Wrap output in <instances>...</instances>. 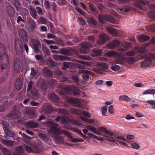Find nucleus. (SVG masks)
Segmentation results:
<instances>
[{
    "label": "nucleus",
    "instance_id": "nucleus-1",
    "mask_svg": "<svg viewBox=\"0 0 155 155\" xmlns=\"http://www.w3.org/2000/svg\"><path fill=\"white\" fill-rule=\"evenodd\" d=\"M63 90L60 91L61 94L65 96V100L68 103L70 104H77V101L74 98L70 97L66 95L68 94H73L75 96L82 97L83 96L81 95V92L83 94V93L81 92L80 89L77 87L69 85L62 86Z\"/></svg>",
    "mask_w": 155,
    "mask_h": 155
},
{
    "label": "nucleus",
    "instance_id": "nucleus-2",
    "mask_svg": "<svg viewBox=\"0 0 155 155\" xmlns=\"http://www.w3.org/2000/svg\"><path fill=\"white\" fill-rule=\"evenodd\" d=\"M49 123L51 126L50 128V131L52 134L55 135L54 136V139L58 142L62 143L64 141L63 137L60 136V135L62 134L67 136L69 139H71L72 138L73 136L69 131L64 129L61 130L59 128H57L58 125V124L52 122H50Z\"/></svg>",
    "mask_w": 155,
    "mask_h": 155
},
{
    "label": "nucleus",
    "instance_id": "nucleus-3",
    "mask_svg": "<svg viewBox=\"0 0 155 155\" xmlns=\"http://www.w3.org/2000/svg\"><path fill=\"white\" fill-rule=\"evenodd\" d=\"M141 59H145L141 62V67L142 68L147 67L152 63V60H155V52L153 54H147L141 55Z\"/></svg>",
    "mask_w": 155,
    "mask_h": 155
},
{
    "label": "nucleus",
    "instance_id": "nucleus-4",
    "mask_svg": "<svg viewBox=\"0 0 155 155\" xmlns=\"http://www.w3.org/2000/svg\"><path fill=\"white\" fill-rule=\"evenodd\" d=\"M88 38L90 42H86L81 44V48L80 50L82 53H86L89 52V48L92 46L91 43H93L95 41L94 38L92 36H89Z\"/></svg>",
    "mask_w": 155,
    "mask_h": 155
},
{
    "label": "nucleus",
    "instance_id": "nucleus-5",
    "mask_svg": "<svg viewBox=\"0 0 155 155\" xmlns=\"http://www.w3.org/2000/svg\"><path fill=\"white\" fill-rule=\"evenodd\" d=\"M98 19L99 21L102 23H104L107 21L113 23H115L116 21L115 18L108 14L105 15H100L98 16Z\"/></svg>",
    "mask_w": 155,
    "mask_h": 155
},
{
    "label": "nucleus",
    "instance_id": "nucleus-6",
    "mask_svg": "<svg viewBox=\"0 0 155 155\" xmlns=\"http://www.w3.org/2000/svg\"><path fill=\"white\" fill-rule=\"evenodd\" d=\"M29 45L34 49L35 53H37L39 51V48L41 45L40 41L37 39H31L29 42Z\"/></svg>",
    "mask_w": 155,
    "mask_h": 155
},
{
    "label": "nucleus",
    "instance_id": "nucleus-7",
    "mask_svg": "<svg viewBox=\"0 0 155 155\" xmlns=\"http://www.w3.org/2000/svg\"><path fill=\"white\" fill-rule=\"evenodd\" d=\"M4 57H6L7 60L5 63H3L1 66L2 70H4L7 68L8 64V58L5 53V48L3 45L0 43V57L2 58Z\"/></svg>",
    "mask_w": 155,
    "mask_h": 155
},
{
    "label": "nucleus",
    "instance_id": "nucleus-8",
    "mask_svg": "<svg viewBox=\"0 0 155 155\" xmlns=\"http://www.w3.org/2000/svg\"><path fill=\"white\" fill-rule=\"evenodd\" d=\"M136 3L135 4V6L140 9L144 10V6L146 5H148L149 2L147 0H135Z\"/></svg>",
    "mask_w": 155,
    "mask_h": 155
},
{
    "label": "nucleus",
    "instance_id": "nucleus-9",
    "mask_svg": "<svg viewBox=\"0 0 155 155\" xmlns=\"http://www.w3.org/2000/svg\"><path fill=\"white\" fill-rule=\"evenodd\" d=\"M18 33L20 38L24 42H28L29 38L27 32L23 29H21L19 30Z\"/></svg>",
    "mask_w": 155,
    "mask_h": 155
},
{
    "label": "nucleus",
    "instance_id": "nucleus-10",
    "mask_svg": "<svg viewBox=\"0 0 155 155\" xmlns=\"http://www.w3.org/2000/svg\"><path fill=\"white\" fill-rule=\"evenodd\" d=\"M21 68L20 59L19 58H16L14 63V69L16 73H19Z\"/></svg>",
    "mask_w": 155,
    "mask_h": 155
},
{
    "label": "nucleus",
    "instance_id": "nucleus-11",
    "mask_svg": "<svg viewBox=\"0 0 155 155\" xmlns=\"http://www.w3.org/2000/svg\"><path fill=\"white\" fill-rule=\"evenodd\" d=\"M6 12L9 18L14 16L15 10L14 8L12 6L10 5L7 6L6 9Z\"/></svg>",
    "mask_w": 155,
    "mask_h": 155
},
{
    "label": "nucleus",
    "instance_id": "nucleus-12",
    "mask_svg": "<svg viewBox=\"0 0 155 155\" xmlns=\"http://www.w3.org/2000/svg\"><path fill=\"white\" fill-rule=\"evenodd\" d=\"M15 48L16 51L20 50L22 51L23 49V43L21 39H17L15 40Z\"/></svg>",
    "mask_w": 155,
    "mask_h": 155
},
{
    "label": "nucleus",
    "instance_id": "nucleus-13",
    "mask_svg": "<svg viewBox=\"0 0 155 155\" xmlns=\"http://www.w3.org/2000/svg\"><path fill=\"white\" fill-rule=\"evenodd\" d=\"M9 116L11 118L18 119L21 116V114L19 111L15 110L12 111L9 114Z\"/></svg>",
    "mask_w": 155,
    "mask_h": 155
},
{
    "label": "nucleus",
    "instance_id": "nucleus-14",
    "mask_svg": "<svg viewBox=\"0 0 155 155\" xmlns=\"http://www.w3.org/2000/svg\"><path fill=\"white\" fill-rule=\"evenodd\" d=\"M53 58L54 60L57 61L61 60L69 61L71 60V58L68 57L58 54L54 55L53 56Z\"/></svg>",
    "mask_w": 155,
    "mask_h": 155
},
{
    "label": "nucleus",
    "instance_id": "nucleus-15",
    "mask_svg": "<svg viewBox=\"0 0 155 155\" xmlns=\"http://www.w3.org/2000/svg\"><path fill=\"white\" fill-rule=\"evenodd\" d=\"M120 42L118 40H114L111 42L109 43L107 45V47L110 49L119 46Z\"/></svg>",
    "mask_w": 155,
    "mask_h": 155
},
{
    "label": "nucleus",
    "instance_id": "nucleus-16",
    "mask_svg": "<svg viewBox=\"0 0 155 155\" xmlns=\"http://www.w3.org/2000/svg\"><path fill=\"white\" fill-rule=\"evenodd\" d=\"M39 137L44 141L46 142V143L49 145L51 143V140L45 134L43 133H40L39 134Z\"/></svg>",
    "mask_w": 155,
    "mask_h": 155
},
{
    "label": "nucleus",
    "instance_id": "nucleus-17",
    "mask_svg": "<svg viewBox=\"0 0 155 155\" xmlns=\"http://www.w3.org/2000/svg\"><path fill=\"white\" fill-rule=\"evenodd\" d=\"M49 98L53 102L58 103L59 101V97L54 93H51L48 95Z\"/></svg>",
    "mask_w": 155,
    "mask_h": 155
},
{
    "label": "nucleus",
    "instance_id": "nucleus-18",
    "mask_svg": "<svg viewBox=\"0 0 155 155\" xmlns=\"http://www.w3.org/2000/svg\"><path fill=\"white\" fill-rule=\"evenodd\" d=\"M109 40V38L107 35L104 34H102L100 36L99 39L98 41L99 44H104L106 41Z\"/></svg>",
    "mask_w": 155,
    "mask_h": 155
},
{
    "label": "nucleus",
    "instance_id": "nucleus-19",
    "mask_svg": "<svg viewBox=\"0 0 155 155\" xmlns=\"http://www.w3.org/2000/svg\"><path fill=\"white\" fill-rule=\"evenodd\" d=\"M54 110L52 106L49 104L46 105L43 108V111L46 113H51Z\"/></svg>",
    "mask_w": 155,
    "mask_h": 155
},
{
    "label": "nucleus",
    "instance_id": "nucleus-20",
    "mask_svg": "<svg viewBox=\"0 0 155 155\" xmlns=\"http://www.w3.org/2000/svg\"><path fill=\"white\" fill-rule=\"evenodd\" d=\"M3 129L5 134L6 135V136H5V137L6 138H8L7 137V136L11 137H13L14 136V134L13 132L9 130L6 127L4 126L3 127Z\"/></svg>",
    "mask_w": 155,
    "mask_h": 155
},
{
    "label": "nucleus",
    "instance_id": "nucleus-21",
    "mask_svg": "<svg viewBox=\"0 0 155 155\" xmlns=\"http://www.w3.org/2000/svg\"><path fill=\"white\" fill-rule=\"evenodd\" d=\"M12 5L15 6L17 11H20L21 10V5L19 0H13L12 1Z\"/></svg>",
    "mask_w": 155,
    "mask_h": 155
},
{
    "label": "nucleus",
    "instance_id": "nucleus-22",
    "mask_svg": "<svg viewBox=\"0 0 155 155\" xmlns=\"http://www.w3.org/2000/svg\"><path fill=\"white\" fill-rule=\"evenodd\" d=\"M26 125L29 128H36L39 126L38 123L33 121H28L26 123Z\"/></svg>",
    "mask_w": 155,
    "mask_h": 155
},
{
    "label": "nucleus",
    "instance_id": "nucleus-23",
    "mask_svg": "<svg viewBox=\"0 0 155 155\" xmlns=\"http://www.w3.org/2000/svg\"><path fill=\"white\" fill-rule=\"evenodd\" d=\"M25 114L30 119L33 118L34 117L35 114V113L33 110L29 109L26 110Z\"/></svg>",
    "mask_w": 155,
    "mask_h": 155
},
{
    "label": "nucleus",
    "instance_id": "nucleus-24",
    "mask_svg": "<svg viewBox=\"0 0 155 155\" xmlns=\"http://www.w3.org/2000/svg\"><path fill=\"white\" fill-rule=\"evenodd\" d=\"M23 83L22 80L19 78H18L15 82V87L18 90H20L22 86Z\"/></svg>",
    "mask_w": 155,
    "mask_h": 155
},
{
    "label": "nucleus",
    "instance_id": "nucleus-25",
    "mask_svg": "<svg viewBox=\"0 0 155 155\" xmlns=\"http://www.w3.org/2000/svg\"><path fill=\"white\" fill-rule=\"evenodd\" d=\"M86 128L88 129L91 131L95 133L96 134L99 135L101 134L100 132L99 131L97 130L96 128L93 126L87 125L86 126Z\"/></svg>",
    "mask_w": 155,
    "mask_h": 155
},
{
    "label": "nucleus",
    "instance_id": "nucleus-26",
    "mask_svg": "<svg viewBox=\"0 0 155 155\" xmlns=\"http://www.w3.org/2000/svg\"><path fill=\"white\" fill-rule=\"evenodd\" d=\"M97 64L99 66V68L100 69L101 71H104L107 70L108 67L107 64L106 63L103 62H98Z\"/></svg>",
    "mask_w": 155,
    "mask_h": 155
},
{
    "label": "nucleus",
    "instance_id": "nucleus-27",
    "mask_svg": "<svg viewBox=\"0 0 155 155\" xmlns=\"http://www.w3.org/2000/svg\"><path fill=\"white\" fill-rule=\"evenodd\" d=\"M107 30L110 34L113 36H116L118 34L117 30L115 28H107Z\"/></svg>",
    "mask_w": 155,
    "mask_h": 155
},
{
    "label": "nucleus",
    "instance_id": "nucleus-28",
    "mask_svg": "<svg viewBox=\"0 0 155 155\" xmlns=\"http://www.w3.org/2000/svg\"><path fill=\"white\" fill-rule=\"evenodd\" d=\"M83 72L82 77L85 80H88L89 78V75H91L92 73V72L86 70H84Z\"/></svg>",
    "mask_w": 155,
    "mask_h": 155
},
{
    "label": "nucleus",
    "instance_id": "nucleus-29",
    "mask_svg": "<svg viewBox=\"0 0 155 155\" xmlns=\"http://www.w3.org/2000/svg\"><path fill=\"white\" fill-rule=\"evenodd\" d=\"M60 51L61 54L67 55H70L71 54V50L65 48L60 49Z\"/></svg>",
    "mask_w": 155,
    "mask_h": 155
},
{
    "label": "nucleus",
    "instance_id": "nucleus-30",
    "mask_svg": "<svg viewBox=\"0 0 155 155\" xmlns=\"http://www.w3.org/2000/svg\"><path fill=\"white\" fill-rule=\"evenodd\" d=\"M97 131H99L101 133V132H105L108 135H113L114 134V133L113 132H112L110 131H109L107 130L104 127H100L98 129V130Z\"/></svg>",
    "mask_w": 155,
    "mask_h": 155
},
{
    "label": "nucleus",
    "instance_id": "nucleus-31",
    "mask_svg": "<svg viewBox=\"0 0 155 155\" xmlns=\"http://www.w3.org/2000/svg\"><path fill=\"white\" fill-rule=\"evenodd\" d=\"M1 142L5 146H12L14 144V143L12 141L9 140L2 139Z\"/></svg>",
    "mask_w": 155,
    "mask_h": 155
},
{
    "label": "nucleus",
    "instance_id": "nucleus-32",
    "mask_svg": "<svg viewBox=\"0 0 155 155\" xmlns=\"http://www.w3.org/2000/svg\"><path fill=\"white\" fill-rule=\"evenodd\" d=\"M30 14L32 17L35 19L37 18V13L35 9L33 7H30Z\"/></svg>",
    "mask_w": 155,
    "mask_h": 155
},
{
    "label": "nucleus",
    "instance_id": "nucleus-33",
    "mask_svg": "<svg viewBox=\"0 0 155 155\" xmlns=\"http://www.w3.org/2000/svg\"><path fill=\"white\" fill-rule=\"evenodd\" d=\"M43 73L45 77H51L53 74L52 72L47 68H45L43 69Z\"/></svg>",
    "mask_w": 155,
    "mask_h": 155
},
{
    "label": "nucleus",
    "instance_id": "nucleus-34",
    "mask_svg": "<svg viewBox=\"0 0 155 155\" xmlns=\"http://www.w3.org/2000/svg\"><path fill=\"white\" fill-rule=\"evenodd\" d=\"M87 22L91 25V26L93 27H95L97 25V21L92 17H90L88 18Z\"/></svg>",
    "mask_w": 155,
    "mask_h": 155
},
{
    "label": "nucleus",
    "instance_id": "nucleus-35",
    "mask_svg": "<svg viewBox=\"0 0 155 155\" xmlns=\"http://www.w3.org/2000/svg\"><path fill=\"white\" fill-rule=\"evenodd\" d=\"M89 7L94 15H96L98 13V10L95 5L92 3L89 4Z\"/></svg>",
    "mask_w": 155,
    "mask_h": 155
},
{
    "label": "nucleus",
    "instance_id": "nucleus-36",
    "mask_svg": "<svg viewBox=\"0 0 155 155\" xmlns=\"http://www.w3.org/2000/svg\"><path fill=\"white\" fill-rule=\"evenodd\" d=\"M28 23L31 26V29H33L35 28L36 26L35 22L32 18L29 19L28 20Z\"/></svg>",
    "mask_w": 155,
    "mask_h": 155
},
{
    "label": "nucleus",
    "instance_id": "nucleus-37",
    "mask_svg": "<svg viewBox=\"0 0 155 155\" xmlns=\"http://www.w3.org/2000/svg\"><path fill=\"white\" fill-rule=\"evenodd\" d=\"M155 94V89H149L143 93V95L151 94Z\"/></svg>",
    "mask_w": 155,
    "mask_h": 155
},
{
    "label": "nucleus",
    "instance_id": "nucleus-38",
    "mask_svg": "<svg viewBox=\"0 0 155 155\" xmlns=\"http://www.w3.org/2000/svg\"><path fill=\"white\" fill-rule=\"evenodd\" d=\"M120 101H124L127 102L130 101V98L126 95H124L120 96L119 97Z\"/></svg>",
    "mask_w": 155,
    "mask_h": 155
},
{
    "label": "nucleus",
    "instance_id": "nucleus-39",
    "mask_svg": "<svg viewBox=\"0 0 155 155\" xmlns=\"http://www.w3.org/2000/svg\"><path fill=\"white\" fill-rule=\"evenodd\" d=\"M140 39L143 41H145L149 39L150 37L148 35H143L140 36L139 37Z\"/></svg>",
    "mask_w": 155,
    "mask_h": 155
},
{
    "label": "nucleus",
    "instance_id": "nucleus-40",
    "mask_svg": "<svg viewBox=\"0 0 155 155\" xmlns=\"http://www.w3.org/2000/svg\"><path fill=\"white\" fill-rule=\"evenodd\" d=\"M92 52L97 55H101L102 54V51L101 49L94 48L92 49Z\"/></svg>",
    "mask_w": 155,
    "mask_h": 155
},
{
    "label": "nucleus",
    "instance_id": "nucleus-41",
    "mask_svg": "<svg viewBox=\"0 0 155 155\" xmlns=\"http://www.w3.org/2000/svg\"><path fill=\"white\" fill-rule=\"evenodd\" d=\"M41 88L42 89H43L45 91H46L47 89V84L44 80L42 81L41 84Z\"/></svg>",
    "mask_w": 155,
    "mask_h": 155
},
{
    "label": "nucleus",
    "instance_id": "nucleus-42",
    "mask_svg": "<svg viewBox=\"0 0 155 155\" xmlns=\"http://www.w3.org/2000/svg\"><path fill=\"white\" fill-rule=\"evenodd\" d=\"M30 94L32 96L35 97H37L38 96V91L35 89H31Z\"/></svg>",
    "mask_w": 155,
    "mask_h": 155
},
{
    "label": "nucleus",
    "instance_id": "nucleus-43",
    "mask_svg": "<svg viewBox=\"0 0 155 155\" xmlns=\"http://www.w3.org/2000/svg\"><path fill=\"white\" fill-rule=\"evenodd\" d=\"M58 111V112L64 114H67L68 113V110L65 108L59 109Z\"/></svg>",
    "mask_w": 155,
    "mask_h": 155
},
{
    "label": "nucleus",
    "instance_id": "nucleus-44",
    "mask_svg": "<svg viewBox=\"0 0 155 155\" xmlns=\"http://www.w3.org/2000/svg\"><path fill=\"white\" fill-rule=\"evenodd\" d=\"M126 61L129 64H133L135 62V59L133 57H127Z\"/></svg>",
    "mask_w": 155,
    "mask_h": 155
},
{
    "label": "nucleus",
    "instance_id": "nucleus-45",
    "mask_svg": "<svg viewBox=\"0 0 155 155\" xmlns=\"http://www.w3.org/2000/svg\"><path fill=\"white\" fill-rule=\"evenodd\" d=\"M71 140V141L72 142L74 143H77L80 142H83L84 141V140L81 138H72L70 139Z\"/></svg>",
    "mask_w": 155,
    "mask_h": 155
},
{
    "label": "nucleus",
    "instance_id": "nucleus-46",
    "mask_svg": "<svg viewBox=\"0 0 155 155\" xmlns=\"http://www.w3.org/2000/svg\"><path fill=\"white\" fill-rule=\"evenodd\" d=\"M147 29L148 31H155V25H151L147 27Z\"/></svg>",
    "mask_w": 155,
    "mask_h": 155
},
{
    "label": "nucleus",
    "instance_id": "nucleus-47",
    "mask_svg": "<svg viewBox=\"0 0 155 155\" xmlns=\"http://www.w3.org/2000/svg\"><path fill=\"white\" fill-rule=\"evenodd\" d=\"M110 68L111 70L114 71H118L120 69V67L118 65L113 64L111 66Z\"/></svg>",
    "mask_w": 155,
    "mask_h": 155
},
{
    "label": "nucleus",
    "instance_id": "nucleus-48",
    "mask_svg": "<svg viewBox=\"0 0 155 155\" xmlns=\"http://www.w3.org/2000/svg\"><path fill=\"white\" fill-rule=\"evenodd\" d=\"M130 7L127 5L124 6V7L121 8L120 10L122 11H124L125 12H127L130 10Z\"/></svg>",
    "mask_w": 155,
    "mask_h": 155
},
{
    "label": "nucleus",
    "instance_id": "nucleus-49",
    "mask_svg": "<svg viewBox=\"0 0 155 155\" xmlns=\"http://www.w3.org/2000/svg\"><path fill=\"white\" fill-rule=\"evenodd\" d=\"M149 17L152 19H155V10L150 11L148 13Z\"/></svg>",
    "mask_w": 155,
    "mask_h": 155
},
{
    "label": "nucleus",
    "instance_id": "nucleus-50",
    "mask_svg": "<svg viewBox=\"0 0 155 155\" xmlns=\"http://www.w3.org/2000/svg\"><path fill=\"white\" fill-rule=\"evenodd\" d=\"M130 145H131L132 147L133 148L138 149L140 148V146L136 142H134L131 143Z\"/></svg>",
    "mask_w": 155,
    "mask_h": 155
},
{
    "label": "nucleus",
    "instance_id": "nucleus-51",
    "mask_svg": "<svg viewBox=\"0 0 155 155\" xmlns=\"http://www.w3.org/2000/svg\"><path fill=\"white\" fill-rule=\"evenodd\" d=\"M72 79L76 84H78V75H75L72 76Z\"/></svg>",
    "mask_w": 155,
    "mask_h": 155
},
{
    "label": "nucleus",
    "instance_id": "nucleus-52",
    "mask_svg": "<svg viewBox=\"0 0 155 155\" xmlns=\"http://www.w3.org/2000/svg\"><path fill=\"white\" fill-rule=\"evenodd\" d=\"M48 64L49 66L52 67H55L56 65V63L51 60H48Z\"/></svg>",
    "mask_w": 155,
    "mask_h": 155
},
{
    "label": "nucleus",
    "instance_id": "nucleus-53",
    "mask_svg": "<svg viewBox=\"0 0 155 155\" xmlns=\"http://www.w3.org/2000/svg\"><path fill=\"white\" fill-rule=\"evenodd\" d=\"M123 46L126 48H127L131 47L132 44L130 42H124L123 43Z\"/></svg>",
    "mask_w": 155,
    "mask_h": 155
},
{
    "label": "nucleus",
    "instance_id": "nucleus-54",
    "mask_svg": "<svg viewBox=\"0 0 155 155\" xmlns=\"http://www.w3.org/2000/svg\"><path fill=\"white\" fill-rule=\"evenodd\" d=\"M70 64V62H64L63 63V67L62 69L64 70H65L67 68L69 67V65Z\"/></svg>",
    "mask_w": 155,
    "mask_h": 155
},
{
    "label": "nucleus",
    "instance_id": "nucleus-55",
    "mask_svg": "<svg viewBox=\"0 0 155 155\" xmlns=\"http://www.w3.org/2000/svg\"><path fill=\"white\" fill-rule=\"evenodd\" d=\"M31 72L30 73V75L31 76L34 77V76L36 75L37 74L36 71L35 69L34 68H31Z\"/></svg>",
    "mask_w": 155,
    "mask_h": 155
},
{
    "label": "nucleus",
    "instance_id": "nucleus-56",
    "mask_svg": "<svg viewBox=\"0 0 155 155\" xmlns=\"http://www.w3.org/2000/svg\"><path fill=\"white\" fill-rule=\"evenodd\" d=\"M136 52L134 51H130L126 53V55L127 56H131L134 55L136 54Z\"/></svg>",
    "mask_w": 155,
    "mask_h": 155
},
{
    "label": "nucleus",
    "instance_id": "nucleus-57",
    "mask_svg": "<svg viewBox=\"0 0 155 155\" xmlns=\"http://www.w3.org/2000/svg\"><path fill=\"white\" fill-rule=\"evenodd\" d=\"M72 113L74 114H79L80 113V111L79 109L77 108H73L71 110Z\"/></svg>",
    "mask_w": 155,
    "mask_h": 155
},
{
    "label": "nucleus",
    "instance_id": "nucleus-58",
    "mask_svg": "<svg viewBox=\"0 0 155 155\" xmlns=\"http://www.w3.org/2000/svg\"><path fill=\"white\" fill-rule=\"evenodd\" d=\"M107 106H104L102 108V114L103 115H105L107 111Z\"/></svg>",
    "mask_w": 155,
    "mask_h": 155
},
{
    "label": "nucleus",
    "instance_id": "nucleus-59",
    "mask_svg": "<svg viewBox=\"0 0 155 155\" xmlns=\"http://www.w3.org/2000/svg\"><path fill=\"white\" fill-rule=\"evenodd\" d=\"M78 20L79 21L80 24L81 25H85L86 21L84 19L82 18H78Z\"/></svg>",
    "mask_w": 155,
    "mask_h": 155
},
{
    "label": "nucleus",
    "instance_id": "nucleus-60",
    "mask_svg": "<svg viewBox=\"0 0 155 155\" xmlns=\"http://www.w3.org/2000/svg\"><path fill=\"white\" fill-rule=\"evenodd\" d=\"M138 51L140 53H143L147 51V49L145 48L141 47L139 48Z\"/></svg>",
    "mask_w": 155,
    "mask_h": 155
},
{
    "label": "nucleus",
    "instance_id": "nucleus-61",
    "mask_svg": "<svg viewBox=\"0 0 155 155\" xmlns=\"http://www.w3.org/2000/svg\"><path fill=\"white\" fill-rule=\"evenodd\" d=\"M76 11L79 13L83 15H85L86 13L84 11L82 10L79 8H77L76 9Z\"/></svg>",
    "mask_w": 155,
    "mask_h": 155
},
{
    "label": "nucleus",
    "instance_id": "nucleus-62",
    "mask_svg": "<svg viewBox=\"0 0 155 155\" xmlns=\"http://www.w3.org/2000/svg\"><path fill=\"white\" fill-rule=\"evenodd\" d=\"M45 5L46 8L49 9L51 8V5L49 3V1L47 0H45Z\"/></svg>",
    "mask_w": 155,
    "mask_h": 155
},
{
    "label": "nucleus",
    "instance_id": "nucleus-63",
    "mask_svg": "<svg viewBox=\"0 0 155 155\" xmlns=\"http://www.w3.org/2000/svg\"><path fill=\"white\" fill-rule=\"evenodd\" d=\"M16 150L19 153H23L24 152V150L22 146H20L17 148Z\"/></svg>",
    "mask_w": 155,
    "mask_h": 155
},
{
    "label": "nucleus",
    "instance_id": "nucleus-64",
    "mask_svg": "<svg viewBox=\"0 0 155 155\" xmlns=\"http://www.w3.org/2000/svg\"><path fill=\"white\" fill-rule=\"evenodd\" d=\"M147 103L151 106H155V101L154 100H149Z\"/></svg>",
    "mask_w": 155,
    "mask_h": 155
}]
</instances>
